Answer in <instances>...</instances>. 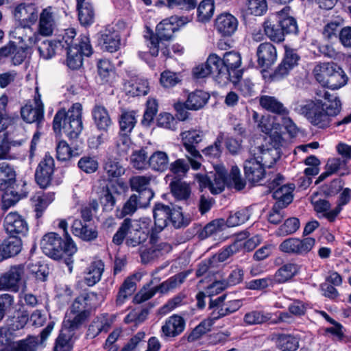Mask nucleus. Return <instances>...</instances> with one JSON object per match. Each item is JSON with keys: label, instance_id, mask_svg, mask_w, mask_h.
Listing matches in <instances>:
<instances>
[{"label": "nucleus", "instance_id": "1", "mask_svg": "<svg viewBox=\"0 0 351 351\" xmlns=\"http://www.w3.org/2000/svg\"><path fill=\"white\" fill-rule=\"evenodd\" d=\"M315 95V100L296 104L294 110L304 116L313 125L325 129L330 127L332 119L339 114L341 101L324 88L316 90Z\"/></svg>", "mask_w": 351, "mask_h": 351}, {"label": "nucleus", "instance_id": "2", "mask_svg": "<svg viewBox=\"0 0 351 351\" xmlns=\"http://www.w3.org/2000/svg\"><path fill=\"white\" fill-rule=\"evenodd\" d=\"M179 18L172 16L160 22L156 28V33L145 36L147 47L152 56H157L159 51L165 58H171V49L168 43L173 38L174 33L179 29Z\"/></svg>", "mask_w": 351, "mask_h": 351}, {"label": "nucleus", "instance_id": "3", "mask_svg": "<svg viewBox=\"0 0 351 351\" xmlns=\"http://www.w3.org/2000/svg\"><path fill=\"white\" fill-rule=\"evenodd\" d=\"M40 248L45 255L53 259L59 260L64 258L65 263L71 271V256L77 252V247L70 237H66V239L63 240L57 233H47L40 241Z\"/></svg>", "mask_w": 351, "mask_h": 351}, {"label": "nucleus", "instance_id": "4", "mask_svg": "<svg viewBox=\"0 0 351 351\" xmlns=\"http://www.w3.org/2000/svg\"><path fill=\"white\" fill-rule=\"evenodd\" d=\"M82 106L80 103L73 104L67 111L58 110L53 121L55 132H63L69 139L77 138L83 130L82 119Z\"/></svg>", "mask_w": 351, "mask_h": 351}, {"label": "nucleus", "instance_id": "5", "mask_svg": "<svg viewBox=\"0 0 351 351\" xmlns=\"http://www.w3.org/2000/svg\"><path fill=\"white\" fill-rule=\"evenodd\" d=\"M149 238V233L145 231L140 223L130 218H125L112 237L116 245L124 241L128 247H136L143 245Z\"/></svg>", "mask_w": 351, "mask_h": 351}, {"label": "nucleus", "instance_id": "6", "mask_svg": "<svg viewBox=\"0 0 351 351\" xmlns=\"http://www.w3.org/2000/svg\"><path fill=\"white\" fill-rule=\"evenodd\" d=\"M60 21V14L57 8L48 5L41 10L38 14L36 31L27 37V42L29 46L38 44L40 37L53 35L57 29Z\"/></svg>", "mask_w": 351, "mask_h": 351}, {"label": "nucleus", "instance_id": "7", "mask_svg": "<svg viewBox=\"0 0 351 351\" xmlns=\"http://www.w3.org/2000/svg\"><path fill=\"white\" fill-rule=\"evenodd\" d=\"M188 275V272L179 273L168 280L164 281L158 286L151 287V285L157 282L160 279L154 278L148 284L145 285L134 297L133 302L136 304H141L155 295L157 292L162 294L176 289L182 284Z\"/></svg>", "mask_w": 351, "mask_h": 351}, {"label": "nucleus", "instance_id": "8", "mask_svg": "<svg viewBox=\"0 0 351 351\" xmlns=\"http://www.w3.org/2000/svg\"><path fill=\"white\" fill-rule=\"evenodd\" d=\"M210 178V191L213 194L221 193L225 186L240 191L243 189L246 184L245 181L241 178L239 169L237 166L232 167L228 176H227L225 169L219 168Z\"/></svg>", "mask_w": 351, "mask_h": 351}, {"label": "nucleus", "instance_id": "9", "mask_svg": "<svg viewBox=\"0 0 351 351\" xmlns=\"http://www.w3.org/2000/svg\"><path fill=\"white\" fill-rule=\"evenodd\" d=\"M180 136L183 146L187 152L186 157L190 162V165L193 169H199L201 167L199 160L202 156L196 149V145L203 140L204 136L203 131L199 130H186L182 132Z\"/></svg>", "mask_w": 351, "mask_h": 351}, {"label": "nucleus", "instance_id": "10", "mask_svg": "<svg viewBox=\"0 0 351 351\" xmlns=\"http://www.w3.org/2000/svg\"><path fill=\"white\" fill-rule=\"evenodd\" d=\"M226 294H223L215 300L210 299L209 308H213L211 313L213 319H217L227 316L238 311L243 305L240 300H232L226 302Z\"/></svg>", "mask_w": 351, "mask_h": 351}, {"label": "nucleus", "instance_id": "11", "mask_svg": "<svg viewBox=\"0 0 351 351\" xmlns=\"http://www.w3.org/2000/svg\"><path fill=\"white\" fill-rule=\"evenodd\" d=\"M38 10L34 3H21L14 11V16L19 25L25 29L32 30L38 19Z\"/></svg>", "mask_w": 351, "mask_h": 351}, {"label": "nucleus", "instance_id": "12", "mask_svg": "<svg viewBox=\"0 0 351 351\" xmlns=\"http://www.w3.org/2000/svg\"><path fill=\"white\" fill-rule=\"evenodd\" d=\"M25 274V266L22 264L12 265L8 271L0 276V291L17 292Z\"/></svg>", "mask_w": 351, "mask_h": 351}, {"label": "nucleus", "instance_id": "13", "mask_svg": "<svg viewBox=\"0 0 351 351\" xmlns=\"http://www.w3.org/2000/svg\"><path fill=\"white\" fill-rule=\"evenodd\" d=\"M54 170V159L49 154H45L35 171L36 182L41 189L51 185Z\"/></svg>", "mask_w": 351, "mask_h": 351}, {"label": "nucleus", "instance_id": "14", "mask_svg": "<svg viewBox=\"0 0 351 351\" xmlns=\"http://www.w3.org/2000/svg\"><path fill=\"white\" fill-rule=\"evenodd\" d=\"M282 60L271 75L273 80H280L287 76L290 71L298 64L300 59L295 49L285 47Z\"/></svg>", "mask_w": 351, "mask_h": 351}, {"label": "nucleus", "instance_id": "15", "mask_svg": "<svg viewBox=\"0 0 351 351\" xmlns=\"http://www.w3.org/2000/svg\"><path fill=\"white\" fill-rule=\"evenodd\" d=\"M5 232L10 235L25 236L28 232V224L25 219L17 212H10L3 221Z\"/></svg>", "mask_w": 351, "mask_h": 351}, {"label": "nucleus", "instance_id": "16", "mask_svg": "<svg viewBox=\"0 0 351 351\" xmlns=\"http://www.w3.org/2000/svg\"><path fill=\"white\" fill-rule=\"evenodd\" d=\"M186 322L184 319L177 314L167 318L160 329V337L165 340L175 338L184 330Z\"/></svg>", "mask_w": 351, "mask_h": 351}, {"label": "nucleus", "instance_id": "17", "mask_svg": "<svg viewBox=\"0 0 351 351\" xmlns=\"http://www.w3.org/2000/svg\"><path fill=\"white\" fill-rule=\"evenodd\" d=\"M44 108L40 95L35 96L34 102L27 103L21 109L22 119L27 123L39 124L43 119Z\"/></svg>", "mask_w": 351, "mask_h": 351}, {"label": "nucleus", "instance_id": "18", "mask_svg": "<svg viewBox=\"0 0 351 351\" xmlns=\"http://www.w3.org/2000/svg\"><path fill=\"white\" fill-rule=\"evenodd\" d=\"M210 70V75L220 86H225L230 82V73L224 69L222 60L217 55L210 54L206 62Z\"/></svg>", "mask_w": 351, "mask_h": 351}, {"label": "nucleus", "instance_id": "19", "mask_svg": "<svg viewBox=\"0 0 351 351\" xmlns=\"http://www.w3.org/2000/svg\"><path fill=\"white\" fill-rule=\"evenodd\" d=\"M22 248L21 238L19 235H9L0 243V263L17 256Z\"/></svg>", "mask_w": 351, "mask_h": 351}, {"label": "nucleus", "instance_id": "20", "mask_svg": "<svg viewBox=\"0 0 351 351\" xmlns=\"http://www.w3.org/2000/svg\"><path fill=\"white\" fill-rule=\"evenodd\" d=\"M243 168L245 178L251 183H258L266 177L265 167L251 155L245 160Z\"/></svg>", "mask_w": 351, "mask_h": 351}, {"label": "nucleus", "instance_id": "21", "mask_svg": "<svg viewBox=\"0 0 351 351\" xmlns=\"http://www.w3.org/2000/svg\"><path fill=\"white\" fill-rule=\"evenodd\" d=\"M256 56L258 66L265 69L270 68L276 62L278 53L273 44L265 42L257 47Z\"/></svg>", "mask_w": 351, "mask_h": 351}, {"label": "nucleus", "instance_id": "22", "mask_svg": "<svg viewBox=\"0 0 351 351\" xmlns=\"http://www.w3.org/2000/svg\"><path fill=\"white\" fill-rule=\"evenodd\" d=\"M221 60L224 69L230 73V82L236 83L242 75L241 70L239 69L241 64L240 54L235 51L226 52Z\"/></svg>", "mask_w": 351, "mask_h": 351}, {"label": "nucleus", "instance_id": "23", "mask_svg": "<svg viewBox=\"0 0 351 351\" xmlns=\"http://www.w3.org/2000/svg\"><path fill=\"white\" fill-rule=\"evenodd\" d=\"M250 154L259 160V162L265 167L271 168L279 158L278 151L276 149H265L262 146L251 147Z\"/></svg>", "mask_w": 351, "mask_h": 351}, {"label": "nucleus", "instance_id": "24", "mask_svg": "<svg viewBox=\"0 0 351 351\" xmlns=\"http://www.w3.org/2000/svg\"><path fill=\"white\" fill-rule=\"evenodd\" d=\"M97 294L94 292L82 293L73 301L71 306V313H88L95 306V301L97 300Z\"/></svg>", "mask_w": 351, "mask_h": 351}, {"label": "nucleus", "instance_id": "25", "mask_svg": "<svg viewBox=\"0 0 351 351\" xmlns=\"http://www.w3.org/2000/svg\"><path fill=\"white\" fill-rule=\"evenodd\" d=\"M54 199L55 193L53 192H38L31 198L35 217L37 219L43 217L45 210Z\"/></svg>", "mask_w": 351, "mask_h": 351}, {"label": "nucleus", "instance_id": "26", "mask_svg": "<svg viewBox=\"0 0 351 351\" xmlns=\"http://www.w3.org/2000/svg\"><path fill=\"white\" fill-rule=\"evenodd\" d=\"M238 21L230 14H222L215 21L217 30L223 36H230L237 29Z\"/></svg>", "mask_w": 351, "mask_h": 351}, {"label": "nucleus", "instance_id": "27", "mask_svg": "<svg viewBox=\"0 0 351 351\" xmlns=\"http://www.w3.org/2000/svg\"><path fill=\"white\" fill-rule=\"evenodd\" d=\"M171 208L162 203L155 204L153 209L154 227L152 230L160 232L167 225V221L171 217Z\"/></svg>", "mask_w": 351, "mask_h": 351}, {"label": "nucleus", "instance_id": "28", "mask_svg": "<svg viewBox=\"0 0 351 351\" xmlns=\"http://www.w3.org/2000/svg\"><path fill=\"white\" fill-rule=\"evenodd\" d=\"M92 117L99 130L107 132L112 124L108 110L102 105L96 104L92 109Z\"/></svg>", "mask_w": 351, "mask_h": 351}, {"label": "nucleus", "instance_id": "29", "mask_svg": "<svg viewBox=\"0 0 351 351\" xmlns=\"http://www.w3.org/2000/svg\"><path fill=\"white\" fill-rule=\"evenodd\" d=\"M173 196L179 201H187L191 194V189L186 182L182 178L173 177L169 184Z\"/></svg>", "mask_w": 351, "mask_h": 351}, {"label": "nucleus", "instance_id": "30", "mask_svg": "<svg viewBox=\"0 0 351 351\" xmlns=\"http://www.w3.org/2000/svg\"><path fill=\"white\" fill-rule=\"evenodd\" d=\"M73 234L85 241H91L95 240L98 232L95 228L89 227L84 224L80 219H75L72 224Z\"/></svg>", "mask_w": 351, "mask_h": 351}, {"label": "nucleus", "instance_id": "31", "mask_svg": "<svg viewBox=\"0 0 351 351\" xmlns=\"http://www.w3.org/2000/svg\"><path fill=\"white\" fill-rule=\"evenodd\" d=\"M169 156L165 152L156 151L148 158V167L154 171L165 172L169 169Z\"/></svg>", "mask_w": 351, "mask_h": 351}, {"label": "nucleus", "instance_id": "32", "mask_svg": "<svg viewBox=\"0 0 351 351\" xmlns=\"http://www.w3.org/2000/svg\"><path fill=\"white\" fill-rule=\"evenodd\" d=\"M120 41V36L117 32L106 29L101 36L99 44L104 50L113 53L119 49Z\"/></svg>", "mask_w": 351, "mask_h": 351}, {"label": "nucleus", "instance_id": "33", "mask_svg": "<svg viewBox=\"0 0 351 351\" xmlns=\"http://www.w3.org/2000/svg\"><path fill=\"white\" fill-rule=\"evenodd\" d=\"M104 270V264L101 261H96L90 263L86 268L84 282L89 287L97 284L100 280Z\"/></svg>", "mask_w": 351, "mask_h": 351}, {"label": "nucleus", "instance_id": "34", "mask_svg": "<svg viewBox=\"0 0 351 351\" xmlns=\"http://www.w3.org/2000/svg\"><path fill=\"white\" fill-rule=\"evenodd\" d=\"M16 171L7 162H0V190L7 189L16 182Z\"/></svg>", "mask_w": 351, "mask_h": 351}, {"label": "nucleus", "instance_id": "35", "mask_svg": "<svg viewBox=\"0 0 351 351\" xmlns=\"http://www.w3.org/2000/svg\"><path fill=\"white\" fill-rule=\"evenodd\" d=\"M88 317L89 313H88L77 312L75 313H71V311H70L68 318L63 322V326L61 330L66 329L71 336L73 337L75 330L78 329Z\"/></svg>", "mask_w": 351, "mask_h": 351}, {"label": "nucleus", "instance_id": "36", "mask_svg": "<svg viewBox=\"0 0 351 351\" xmlns=\"http://www.w3.org/2000/svg\"><path fill=\"white\" fill-rule=\"evenodd\" d=\"M78 18L84 26L90 25L94 22L95 13L92 5L86 0H76Z\"/></svg>", "mask_w": 351, "mask_h": 351}, {"label": "nucleus", "instance_id": "37", "mask_svg": "<svg viewBox=\"0 0 351 351\" xmlns=\"http://www.w3.org/2000/svg\"><path fill=\"white\" fill-rule=\"evenodd\" d=\"M260 105L266 110L280 115H288L289 111L275 97L263 95L260 98Z\"/></svg>", "mask_w": 351, "mask_h": 351}, {"label": "nucleus", "instance_id": "38", "mask_svg": "<svg viewBox=\"0 0 351 351\" xmlns=\"http://www.w3.org/2000/svg\"><path fill=\"white\" fill-rule=\"evenodd\" d=\"M209 95L203 90H195L188 95V98L184 103L186 109L197 110L207 103L209 99Z\"/></svg>", "mask_w": 351, "mask_h": 351}, {"label": "nucleus", "instance_id": "39", "mask_svg": "<svg viewBox=\"0 0 351 351\" xmlns=\"http://www.w3.org/2000/svg\"><path fill=\"white\" fill-rule=\"evenodd\" d=\"M325 86L332 90L339 89L345 86L348 80V77L345 71L339 65L335 64L333 71Z\"/></svg>", "mask_w": 351, "mask_h": 351}, {"label": "nucleus", "instance_id": "40", "mask_svg": "<svg viewBox=\"0 0 351 351\" xmlns=\"http://www.w3.org/2000/svg\"><path fill=\"white\" fill-rule=\"evenodd\" d=\"M136 122V116L134 111H122L119 117L120 134H130Z\"/></svg>", "mask_w": 351, "mask_h": 351}, {"label": "nucleus", "instance_id": "41", "mask_svg": "<svg viewBox=\"0 0 351 351\" xmlns=\"http://www.w3.org/2000/svg\"><path fill=\"white\" fill-rule=\"evenodd\" d=\"M275 342L281 351H295L299 347V339L292 335H276Z\"/></svg>", "mask_w": 351, "mask_h": 351}, {"label": "nucleus", "instance_id": "42", "mask_svg": "<svg viewBox=\"0 0 351 351\" xmlns=\"http://www.w3.org/2000/svg\"><path fill=\"white\" fill-rule=\"evenodd\" d=\"M300 267L295 263H287L280 267L276 272L274 278V282L284 283L296 275Z\"/></svg>", "mask_w": 351, "mask_h": 351}, {"label": "nucleus", "instance_id": "43", "mask_svg": "<svg viewBox=\"0 0 351 351\" xmlns=\"http://www.w3.org/2000/svg\"><path fill=\"white\" fill-rule=\"evenodd\" d=\"M110 328V324L106 316H100L95 318L88 326L86 337L94 339L102 331L107 332Z\"/></svg>", "mask_w": 351, "mask_h": 351}, {"label": "nucleus", "instance_id": "44", "mask_svg": "<svg viewBox=\"0 0 351 351\" xmlns=\"http://www.w3.org/2000/svg\"><path fill=\"white\" fill-rule=\"evenodd\" d=\"M334 62H323L317 64L313 69V73L316 80L325 87L330 73L333 71Z\"/></svg>", "mask_w": 351, "mask_h": 351}, {"label": "nucleus", "instance_id": "45", "mask_svg": "<svg viewBox=\"0 0 351 351\" xmlns=\"http://www.w3.org/2000/svg\"><path fill=\"white\" fill-rule=\"evenodd\" d=\"M136 277V275H133L127 278L121 287L119 289V291L117 298V304L121 305L125 300L132 295L136 289V284L134 278Z\"/></svg>", "mask_w": 351, "mask_h": 351}, {"label": "nucleus", "instance_id": "46", "mask_svg": "<svg viewBox=\"0 0 351 351\" xmlns=\"http://www.w3.org/2000/svg\"><path fill=\"white\" fill-rule=\"evenodd\" d=\"M290 7H285L280 12L279 23L281 25L284 34H296L298 32V25L295 19L292 16H287Z\"/></svg>", "mask_w": 351, "mask_h": 351}, {"label": "nucleus", "instance_id": "47", "mask_svg": "<svg viewBox=\"0 0 351 351\" xmlns=\"http://www.w3.org/2000/svg\"><path fill=\"white\" fill-rule=\"evenodd\" d=\"M103 169L110 181L118 178L125 173L124 167L115 159H108L104 162Z\"/></svg>", "mask_w": 351, "mask_h": 351}, {"label": "nucleus", "instance_id": "48", "mask_svg": "<svg viewBox=\"0 0 351 351\" xmlns=\"http://www.w3.org/2000/svg\"><path fill=\"white\" fill-rule=\"evenodd\" d=\"M265 35L272 41L280 43L285 40L284 32L282 29L279 21L277 23H272L266 21L263 24Z\"/></svg>", "mask_w": 351, "mask_h": 351}, {"label": "nucleus", "instance_id": "49", "mask_svg": "<svg viewBox=\"0 0 351 351\" xmlns=\"http://www.w3.org/2000/svg\"><path fill=\"white\" fill-rule=\"evenodd\" d=\"M271 314L261 311H252L247 313L243 317V322L246 325H258L271 322Z\"/></svg>", "mask_w": 351, "mask_h": 351}, {"label": "nucleus", "instance_id": "50", "mask_svg": "<svg viewBox=\"0 0 351 351\" xmlns=\"http://www.w3.org/2000/svg\"><path fill=\"white\" fill-rule=\"evenodd\" d=\"M73 337L66 329L61 330L56 339L53 351H71Z\"/></svg>", "mask_w": 351, "mask_h": 351}, {"label": "nucleus", "instance_id": "51", "mask_svg": "<svg viewBox=\"0 0 351 351\" xmlns=\"http://www.w3.org/2000/svg\"><path fill=\"white\" fill-rule=\"evenodd\" d=\"M125 86L128 93L133 97L145 95L149 90L147 81L143 79L132 80Z\"/></svg>", "mask_w": 351, "mask_h": 351}, {"label": "nucleus", "instance_id": "52", "mask_svg": "<svg viewBox=\"0 0 351 351\" xmlns=\"http://www.w3.org/2000/svg\"><path fill=\"white\" fill-rule=\"evenodd\" d=\"M226 225V222L222 218L213 220L204 226V229L199 233V237L204 239L213 234H216L221 232Z\"/></svg>", "mask_w": 351, "mask_h": 351}, {"label": "nucleus", "instance_id": "53", "mask_svg": "<svg viewBox=\"0 0 351 351\" xmlns=\"http://www.w3.org/2000/svg\"><path fill=\"white\" fill-rule=\"evenodd\" d=\"M251 210L249 208L239 209L234 214H230L227 220L226 226L234 227L244 223L251 216Z\"/></svg>", "mask_w": 351, "mask_h": 351}, {"label": "nucleus", "instance_id": "54", "mask_svg": "<svg viewBox=\"0 0 351 351\" xmlns=\"http://www.w3.org/2000/svg\"><path fill=\"white\" fill-rule=\"evenodd\" d=\"M293 187L283 184L275 190L273 197L277 201L276 203H283L282 206H287L293 201Z\"/></svg>", "mask_w": 351, "mask_h": 351}, {"label": "nucleus", "instance_id": "55", "mask_svg": "<svg viewBox=\"0 0 351 351\" xmlns=\"http://www.w3.org/2000/svg\"><path fill=\"white\" fill-rule=\"evenodd\" d=\"M3 191H5V193L3 195V206L5 208L14 206L21 199L26 197L27 195V192L19 193L13 189L12 186Z\"/></svg>", "mask_w": 351, "mask_h": 351}, {"label": "nucleus", "instance_id": "56", "mask_svg": "<svg viewBox=\"0 0 351 351\" xmlns=\"http://www.w3.org/2000/svg\"><path fill=\"white\" fill-rule=\"evenodd\" d=\"M300 226V220L297 217H289L278 228L276 235L285 237L294 234Z\"/></svg>", "mask_w": 351, "mask_h": 351}, {"label": "nucleus", "instance_id": "57", "mask_svg": "<svg viewBox=\"0 0 351 351\" xmlns=\"http://www.w3.org/2000/svg\"><path fill=\"white\" fill-rule=\"evenodd\" d=\"M213 320L212 317L211 319H204L200 322V324L188 335V341L190 342L195 341L200 339L206 332H209L213 324Z\"/></svg>", "mask_w": 351, "mask_h": 351}, {"label": "nucleus", "instance_id": "58", "mask_svg": "<svg viewBox=\"0 0 351 351\" xmlns=\"http://www.w3.org/2000/svg\"><path fill=\"white\" fill-rule=\"evenodd\" d=\"M39 344L38 337L28 336L26 339L12 344L13 351H36Z\"/></svg>", "mask_w": 351, "mask_h": 351}, {"label": "nucleus", "instance_id": "59", "mask_svg": "<svg viewBox=\"0 0 351 351\" xmlns=\"http://www.w3.org/2000/svg\"><path fill=\"white\" fill-rule=\"evenodd\" d=\"M78 154L76 147L72 149L65 141H60L56 146V157L58 160L66 161Z\"/></svg>", "mask_w": 351, "mask_h": 351}, {"label": "nucleus", "instance_id": "60", "mask_svg": "<svg viewBox=\"0 0 351 351\" xmlns=\"http://www.w3.org/2000/svg\"><path fill=\"white\" fill-rule=\"evenodd\" d=\"M241 247V241H237L232 244L222 248L219 252L213 256V258L214 261L219 262H224L228 260L230 257L237 254L240 248Z\"/></svg>", "mask_w": 351, "mask_h": 351}, {"label": "nucleus", "instance_id": "61", "mask_svg": "<svg viewBox=\"0 0 351 351\" xmlns=\"http://www.w3.org/2000/svg\"><path fill=\"white\" fill-rule=\"evenodd\" d=\"M66 54V65L71 69L75 70L81 67L83 58L82 54L79 52L78 47H68Z\"/></svg>", "mask_w": 351, "mask_h": 351}, {"label": "nucleus", "instance_id": "62", "mask_svg": "<svg viewBox=\"0 0 351 351\" xmlns=\"http://www.w3.org/2000/svg\"><path fill=\"white\" fill-rule=\"evenodd\" d=\"M182 76L179 73L165 70L160 74V82L165 88H171L180 84Z\"/></svg>", "mask_w": 351, "mask_h": 351}, {"label": "nucleus", "instance_id": "63", "mask_svg": "<svg viewBox=\"0 0 351 351\" xmlns=\"http://www.w3.org/2000/svg\"><path fill=\"white\" fill-rule=\"evenodd\" d=\"M147 152L144 149L135 151L130 156V162L133 167L142 170L148 167V159Z\"/></svg>", "mask_w": 351, "mask_h": 351}, {"label": "nucleus", "instance_id": "64", "mask_svg": "<svg viewBox=\"0 0 351 351\" xmlns=\"http://www.w3.org/2000/svg\"><path fill=\"white\" fill-rule=\"evenodd\" d=\"M215 7L213 0H203L197 8V17L200 21H208L213 16Z\"/></svg>", "mask_w": 351, "mask_h": 351}]
</instances>
